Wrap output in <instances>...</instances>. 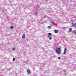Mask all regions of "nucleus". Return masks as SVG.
<instances>
[{
    "label": "nucleus",
    "instance_id": "7",
    "mask_svg": "<svg viewBox=\"0 0 76 76\" xmlns=\"http://www.w3.org/2000/svg\"><path fill=\"white\" fill-rule=\"evenodd\" d=\"M69 32H72V28H70L69 29Z\"/></svg>",
    "mask_w": 76,
    "mask_h": 76
},
{
    "label": "nucleus",
    "instance_id": "3",
    "mask_svg": "<svg viewBox=\"0 0 76 76\" xmlns=\"http://www.w3.org/2000/svg\"><path fill=\"white\" fill-rule=\"evenodd\" d=\"M27 72L28 74H31V71L29 69L27 70Z\"/></svg>",
    "mask_w": 76,
    "mask_h": 76
},
{
    "label": "nucleus",
    "instance_id": "20",
    "mask_svg": "<svg viewBox=\"0 0 76 76\" xmlns=\"http://www.w3.org/2000/svg\"><path fill=\"white\" fill-rule=\"evenodd\" d=\"M66 28L64 27L63 28V29H66Z\"/></svg>",
    "mask_w": 76,
    "mask_h": 76
},
{
    "label": "nucleus",
    "instance_id": "17",
    "mask_svg": "<svg viewBox=\"0 0 76 76\" xmlns=\"http://www.w3.org/2000/svg\"><path fill=\"white\" fill-rule=\"evenodd\" d=\"M15 58H14L12 59V61H15Z\"/></svg>",
    "mask_w": 76,
    "mask_h": 76
},
{
    "label": "nucleus",
    "instance_id": "5",
    "mask_svg": "<svg viewBox=\"0 0 76 76\" xmlns=\"http://www.w3.org/2000/svg\"><path fill=\"white\" fill-rule=\"evenodd\" d=\"M66 51H67V50L66 49V48H65L64 52L63 54H65L66 53Z\"/></svg>",
    "mask_w": 76,
    "mask_h": 76
},
{
    "label": "nucleus",
    "instance_id": "6",
    "mask_svg": "<svg viewBox=\"0 0 76 76\" xmlns=\"http://www.w3.org/2000/svg\"><path fill=\"white\" fill-rule=\"evenodd\" d=\"M23 7H24V9H26V7H27V5H26L25 4H23Z\"/></svg>",
    "mask_w": 76,
    "mask_h": 76
},
{
    "label": "nucleus",
    "instance_id": "21",
    "mask_svg": "<svg viewBox=\"0 0 76 76\" xmlns=\"http://www.w3.org/2000/svg\"><path fill=\"white\" fill-rule=\"evenodd\" d=\"M67 75V74H65V75Z\"/></svg>",
    "mask_w": 76,
    "mask_h": 76
},
{
    "label": "nucleus",
    "instance_id": "4",
    "mask_svg": "<svg viewBox=\"0 0 76 76\" xmlns=\"http://www.w3.org/2000/svg\"><path fill=\"white\" fill-rule=\"evenodd\" d=\"M54 32L55 33H56V34H57V33H58V31L57 30H54Z\"/></svg>",
    "mask_w": 76,
    "mask_h": 76
},
{
    "label": "nucleus",
    "instance_id": "19",
    "mask_svg": "<svg viewBox=\"0 0 76 76\" xmlns=\"http://www.w3.org/2000/svg\"><path fill=\"white\" fill-rule=\"evenodd\" d=\"M35 15H37V12H35Z\"/></svg>",
    "mask_w": 76,
    "mask_h": 76
},
{
    "label": "nucleus",
    "instance_id": "16",
    "mask_svg": "<svg viewBox=\"0 0 76 76\" xmlns=\"http://www.w3.org/2000/svg\"><path fill=\"white\" fill-rule=\"evenodd\" d=\"M58 59L59 60H60V59H61V57H58Z\"/></svg>",
    "mask_w": 76,
    "mask_h": 76
},
{
    "label": "nucleus",
    "instance_id": "8",
    "mask_svg": "<svg viewBox=\"0 0 76 76\" xmlns=\"http://www.w3.org/2000/svg\"><path fill=\"white\" fill-rule=\"evenodd\" d=\"M25 38V34H23L22 36V38L23 39Z\"/></svg>",
    "mask_w": 76,
    "mask_h": 76
},
{
    "label": "nucleus",
    "instance_id": "10",
    "mask_svg": "<svg viewBox=\"0 0 76 76\" xmlns=\"http://www.w3.org/2000/svg\"><path fill=\"white\" fill-rule=\"evenodd\" d=\"M54 21V20H50V23H53V22Z\"/></svg>",
    "mask_w": 76,
    "mask_h": 76
},
{
    "label": "nucleus",
    "instance_id": "18",
    "mask_svg": "<svg viewBox=\"0 0 76 76\" xmlns=\"http://www.w3.org/2000/svg\"><path fill=\"white\" fill-rule=\"evenodd\" d=\"M46 17H47V15H45L44 16L43 18H46Z\"/></svg>",
    "mask_w": 76,
    "mask_h": 76
},
{
    "label": "nucleus",
    "instance_id": "1",
    "mask_svg": "<svg viewBox=\"0 0 76 76\" xmlns=\"http://www.w3.org/2000/svg\"><path fill=\"white\" fill-rule=\"evenodd\" d=\"M61 49L60 48H57L56 49V52L58 55L61 53Z\"/></svg>",
    "mask_w": 76,
    "mask_h": 76
},
{
    "label": "nucleus",
    "instance_id": "2",
    "mask_svg": "<svg viewBox=\"0 0 76 76\" xmlns=\"http://www.w3.org/2000/svg\"><path fill=\"white\" fill-rule=\"evenodd\" d=\"M51 35H52V34L51 33H48L47 35L48 37V38H49V40H51V39H52V37H51Z\"/></svg>",
    "mask_w": 76,
    "mask_h": 76
},
{
    "label": "nucleus",
    "instance_id": "12",
    "mask_svg": "<svg viewBox=\"0 0 76 76\" xmlns=\"http://www.w3.org/2000/svg\"><path fill=\"white\" fill-rule=\"evenodd\" d=\"M13 26H11L10 27L11 29H13Z\"/></svg>",
    "mask_w": 76,
    "mask_h": 76
},
{
    "label": "nucleus",
    "instance_id": "13",
    "mask_svg": "<svg viewBox=\"0 0 76 76\" xmlns=\"http://www.w3.org/2000/svg\"><path fill=\"white\" fill-rule=\"evenodd\" d=\"M72 26H76V23L75 24H74Z\"/></svg>",
    "mask_w": 76,
    "mask_h": 76
},
{
    "label": "nucleus",
    "instance_id": "15",
    "mask_svg": "<svg viewBox=\"0 0 76 76\" xmlns=\"http://www.w3.org/2000/svg\"><path fill=\"white\" fill-rule=\"evenodd\" d=\"M48 28H49V29H51V27L50 26H49L48 27Z\"/></svg>",
    "mask_w": 76,
    "mask_h": 76
},
{
    "label": "nucleus",
    "instance_id": "9",
    "mask_svg": "<svg viewBox=\"0 0 76 76\" xmlns=\"http://www.w3.org/2000/svg\"><path fill=\"white\" fill-rule=\"evenodd\" d=\"M73 34H76V30H74L72 31Z\"/></svg>",
    "mask_w": 76,
    "mask_h": 76
},
{
    "label": "nucleus",
    "instance_id": "11",
    "mask_svg": "<svg viewBox=\"0 0 76 76\" xmlns=\"http://www.w3.org/2000/svg\"><path fill=\"white\" fill-rule=\"evenodd\" d=\"M16 50V49L15 48H12V51H15Z\"/></svg>",
    "mask_w": 76,
    "mask_h": 76
},
{
    "label": "nucleus",
    "instance_id": "14",
    "mask_svg": "<svg viewBox=\"0 0 76 76\" xmlns=\"http://www.w3.org/2000/svg\"><path fill=\"white\" fill-rule=\"evenodd\" d=\"M66 69H64V72L66 73Z\"/></svg>",
    "mask_w": 76,
    "mask_h": 76
}]
</instances>
